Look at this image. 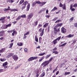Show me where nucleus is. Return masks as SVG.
Returning <instances> with one entry per match:
<instances>
[{
    "label": "nucleus",
    "mask_w": 77,
    "mask_h": 77,
    "mask_svg": "<svg viewBox=\"0 0 77 77\" xmlns=\"http://www.w3.org/2000/svg\"><path fill=\"white\" fill-rule=\"evenodd\" d=\"M62 24V23H58L55 27H54V34H57V32H60V27L59 26H61Z\"/></svg>",
    "instance_id": "f257e3e1"
},
{
    "label": "nucleus",
    "mask_w": 77,
    "mask_h": 77,
    "mask_svg": "<svg viewBox=\"0 0 77 77\" xmlns=\"http://www.w3.org/2000/svg\"><path fill=\"white\" fill-rule=\"evenodd\" d=\"M28 4V2L26 1L25 2L23 3V4L22 5V10H23L25 8H26V5Z\"/></svg>",
    "instance_id": "f03ea898"
},
{
    "label": "nucleus",
    "mask_w": 77,
    "mask_h": 77,
    "mask_svg": "<svg viewBox=\"0 0 77 77\" xmlns=\"http://www.w3.org/2000/svg\"><path fill=\"white\" fill-rule=\"evenodd\" d=\"M37 59V57H32L29 58L28 60L29 62H30V61H32V60H36V59Z\"/></svg>",
    "instance_id": "7ed1b4c3"
},
{
    "label": "nucleus",
    "mask_w": 77,
    "mask_h": 77,
    "mask_svg": "<svg viewBox=\"0 0 77 77\" xmlns=\"http://www.w3.org/2000/svg\"><path fill=\"white\" fill-rule=\"evenodd\" d=\"M37 3L38 4H39L40 6H42L43 5H44L46 3V2H41L39 1H38Z\"/></svg>",
    "instance_id": "20e7f679"
},
{
    "label": "nucleus",
    "mask_w": 77,
    "mask_h": 77,
    "mask_svg": "<svg viewBox=\"0 0 77 77\" xmlns=\"http://www.w3.org/2000/svg\"><path fill=\"white\" fill-rule=\"evenodd\" d=\"M33 17V14L32 13H31L27 16V19L30 20Z\"/></svg>",
    "instance_id": "39448f33"
},
{
    "label": "nucleus",
    "mask_w": 77,
    "mask_h": 77,
    "mask_svg": "<svg viewBox=\"0 0 77 77\" xmlns=\"http://www.w3.org/2000/svg\"><path fill=\"white\" fill-rule=\"evenodd\" d=\"M12 57L13 59L15 60V61H17L18 59V56L17 55H13L12 56Z\"/></svg>",
    "instance_id": "423d86ee"
},
{
    "label": "nucleus",
    "mask_w": 77,
    "mask_h": 77,
    "mask_svg": "<svg viewBox=\"0 0 77 77\" xmlns=\"http://www.w3.org/2000/svg\"><path fill=\"white\" fill-rule=\"evenodd\" d=\"M61 32L62 33H65L66 32V30L64 27H63L61 28Z\"/></svg>",
    "instance_id": "0eeeda50"
},
{
    "label": "nucleus",
    "mask_w": 77,
    "mask_h": 77,
    "mask_svg": "<svg viewBox=\"0 0 77 77\" xmlns=\"http://www.w3.org/2000/svg\"><path fill=\"white\" fill-rule=\"evenodd\" d=\"M49 63L50 62L49 60L45 61L42 63V66H43V65H44L45 64L46 65H48Z\"/></svg>",
    "instance_id": "6e6552de"
},
{
    "label": "nucleus",
    "mask_w": 77,
    "mask_h": 77,
    "mask_svg": "<svg viewBox=\"0 0 77 77\" xmlns=\"http://www.w3.org/2000/svg\"><path fill=\"white\" fill-rule=\"evenodd\" d=\"M5 32L4 31H1L0 32V37L3 36L4 35Z\"/></svg>",
    "instance_id": "1a4fd4ad"
},
{
    "label": "nucleus",
    "mask_w": 77,
    "mask_h": 77,
    "mask_svg": "<svg viewBox=\"0 0 77 77\" xmlns=\"http://www.w3.org/2000/svg\"><path fill=\"white\" fill-rule=\"evenodd\" d=\"M1 29H7L6 27V25L4 24L2 26V27H1Z\"/></svg>",
    "instance_id": "9d476101"
},
{
    "label": "nucleus",
    "mask_w": 77,
    "mask_h": 77,
    "mask_svg": "<svg viewBox=\"0 0 77 77\" xmlns=\"http://www.w3.org/2000/svg\"><path fill=\"white\" fill-rule=\"evenodd\" d=\"M38 1H37L36 2H34L33 3H32V7H34V6L36 5V3L38 4Z\"/></svg>",
    "instance_id": "9b49d317"
},
{
    "label": "nucleus",
    "mask_w": 77,
    "mask_h": 77,
    "mask_svg": "<svg viewBox=\"0 0 77 77\" xmlns=\"http://www.w3.org/2000/svg\"><path fill=\"white\" fill-rule=\"evenodd\" d=\"M74 36V34H72L71 35V34H69V35L68 36H66L67 37V38H71L72 37H73Z\"/></svg>",
    "instance_id": "f8f14e48"
},
{
    "label": "nucleus",
    "mask_w": 77,
    "mask_h": 77,
    "mask_svg": "<svg viewBox=\"0 0 77 77\" xmlns=\"http://www.w3.org/2000/svg\"><path fill=\"white\" fill-rule=\"evenodd\" d=\"M6 48H3L2 49L0 50V53H3L5 51Z\"/></svg>",
    "instance_id": "ddd939ff"
},
{
    "label": "nucleus",
    "mask_w": 77,
    "mask_h": 77,
    "mask_svg": "<svg viewBox=\"0 0 77 77\" xmlns=\"http://www.w3.org/2000/svg\"><path fill=\"white\" fill-rule=\"evenodd\" d=\"M57 8L56 7H54V8L51 11V12H54V11H56V10H57Z\"/></svg>",
    "instance_id": "4468645a"
},
{
    "label": "nucleus",
    "mask_w": 77,
    "mask_h": 77,
    "mask_svg": "<svg viewBox=\"0 0 77 77\" xmlns=\"http://www.w3.org/2000/svg\"><path fill=\"white\" fill-rule=\"evenodd\" d=\"M30 3H29L28 4V5L27 6V11H28L29 10V9H30Z\"/></svg>",
    "instance_id": "2eb2a0df"
},
{
    "label": "nucleus",
    "mask_w": 77,
    "mask_h": 77,
    "mask_svg": "<svg viewBox=\"0 0 77 77\" xmlns=\"http://www.w3.org/2000/svg\"><path fill=\"white\" fill-rule=\"evenodd\" d=\"M53 43H54V44L55 45L56 44H57V41L56 40V39L54 40V41L53 42Z\"/></svg>",
    "instance_id": "dca6fc26"
},
{
    "label": "nucleus",
    "mask_w": 77,
    "mask_h": 77,
    "mask_svg": "<svg viewBox=\"0 0 77 77\" xmlns=\"http://www.w3.org/2000/svg\"><path fill=\"white\" fill-rule=\"evenodd\" d=\"M13 55V54L12 53H9L8 55L7 56L8 58H9L10 57H11Z\"/></svg>",
    "instance_id": "f3484780"
},
{
    "label": "nucleus",
    "mask_w": 77,
    "mask_h": 77,
    "mask_svg": "<svg viewBox=\"0 0 77 77\" xmlns=\"http://www.w3.org/2000/svg\"><path fill=\"white\" fill-rule=\"evenodd\" d=\"M11 25L12 24H11V23H9V24L6 25V27H7V29L8 28V27H11Z\"/></svg>",
    "instance_id": "a211bd4d"
},
{
    "label": "nucleus",
    "mask_w": 77,
    "mask_h": 77,
    "mask_svg": "<svg viewBox=\"0 0 77 77\" xmlns=\"http://www.w3.org/2000/svg\"><path fill=\"white\" fill-rule=\"evenodd\" d=\"M42 37H40L39 38V44H41L42 42Z\"/></svg>",
    "instance_id": "6ab92c4d"
},
{
    "label": "nucleus",
    "mask_w": 77,
    "mask_h": 77,
    "mask_svg": "<svg viewBox=\"0 0 77 77\" xmlns=\"http://www.w3.org/2000/svg\"><path fill=\"white\" fill-rule=\"evenodd\" d=\"M38 24V21H36L35 22H34L33 23V25L34 26H36Z\"/></svg>",
    "instance_id": "aec40b11"
},
{
    "label": "nucleus",
    "mask_w": 77,
    "mask_h": 77,
    "mask_svg": "<svg viewBox=\"0 0 77 77\" xmlns=\"http://www.w3.org/2000/svg\"><path fill=\"white\" fill-rule=\"evenodd\" d=\"M67 44V43H65L59 46V47H63V46H65V45H66Z\"/></svg>",
    "instance_id": "412c9836"
},
{
    "label": "nucleus",
    "mask_w": 77,
    "mask_h": 77,
    "mask_svg": "<svg viewBox=\"0 0 77 77\" xmlns=\"http://www.w3.org/2000/svg\"><path fill=\"white\" fill-rule=\"evenodd\" d=\"M45 72H43L42 74H41L40 75L41 77H44L45 76Z\"/></svg>",
    "instance_id": "4be33fe9"
},
{
    "label": "nucleus",
    "mask_w": 77,
    "mask_h": 77,
    "mask_svg": "<svg viewBox=\"0 0 77 77\" xmlns=\"http://www.w3.org/2000/svg\"><path fill=\"white\" fill-rule=\"evenodd\" d=\"M35 41L36 42H38V36L37 35H35Z\"/></svg>",
    "instance_id": "5701e85b"
},
{
    "label": "nucleus",
    "mask_w": 77,
    "mask_h": 77,
    "mask_svg": "<svg viewBox=\"0 0 77 77\" xmlns=\"http://www.w3.org/2000/svg\"><path fill=\"white\" fill-rule=\"evenodd\" d=\"M8 63L7 62H6L5 63H4L3 64V66H6V65H8Z\"/></svg>",
    "instance_id": "b1692460"
},
{
    "label": "nucleus",
    "mask_w": 77,
    "mask_h": 77,
    "mask_svg": "<svg viewBox=\"0 0 77 77\" xmlns=\"http://www.w3.org/2000/svg\"><path fill=\"white\" fill-rule=\"evenodd\" d=\"M51 56V54L49 55H48L45 56V58L46 59H48V58L49 57H50Z\"/></svg>",
    "instance_id": "393cba45"
},
{
    "label": "nucleus",
    "mask_w": 77,
    "mask_h": 77,
    "mask_svg": "<svg viewBox=\"0 0 77 77\" xmlns=\"http://www.w3.org/2000/svg\"><path fill=\"white\" fill-rule=\"evenodd\" d=\"M62 8H63V10L66 9V5H65V4H64L63 5V7H62Z\"/></svg>",
    "instance_id": "a878e982"
},
{
    "label": "nucleus",
    "mask_w": 77,
    "mask_h": 77,
    "mask_svg": "<svg viewBox=\"0 0 77 77\" xmlns=\"http://www.w3.org/2000/svg\"><path fill=\"white\" fill-rule=\"evenodd\" d=\"M48 23H46L45 25H43V27L44 28L46 27V26H48Z\"/></svg>",
    "instance_id": "bb28decb"
},
{
    "label": "nucleus",
    "mask_w": 77,
    "mask_h": 77,
    "mask_svg": "<svg viewBox=\"0 0 77 77\" xmlns=\"http://www.w3.org/2000/svg\"><path fill=\"white\" fill-rule=\"evenodd\" d=\"M73 20H74V17H72L70 18V19L69 20V21L70 23L72 22V21H73Z\"/></svg>",
    "instance_id": "cd10ccee"
},
{
    "label": "nucleus",
    "mask_w": 77,
    "mask_h": 77,
    "mask_svg": "<svg viewBox=\"0 0 77 77\" xmlns=\"http://www.w3.org/2000/svg\"><path fill=\"white\" fill-rule=\"evenodd\" d=\"M21 18H26V15L25 14H23V15H22L21 16Z\"/></svg>",
    "instance_id": "c85d7f7f"
},
{
    "label": "nucleus",
    "mask_w": 77,
    "mask_h": 77,
    "mask_svg": "<svg viewBox=\"0 0 77 77\" xmlns=\"http://www.w3.org/2000/svg\"><path fill=\"white\" fill-rule=\"evenodd\" d=\"M21 16H19L17 18L16 20L18 21V20H20V19H21Z\"/></svg>",
    "instance_id": "c756f323"
},
{
    "label": "nucleus",
    "mask_w": 77,
    "mask_h": 77,
    "mask_svg": "<svg viewBox=\"0 0 77 77\" xmlns=\"http://www.w3.org/2000/svg\"><path fill=\"white\" fill-rule=\"evenodd\" d=\"M44 59V57H42L41 59L39 60V62H41V61H42V60Z\"/></svg>",
    "instance_id": "7c9ffc66"
},
{
    "label": "nucleus",
    "mask_w": 77,
    "mask_h": 77,
    "mask_svg": "<svg viewBox=\"0 0 77 77\" xmlns=\"http://www.w3.org/2000/svg\"><path fill=\"white\" fill-rule=\"evenodd\" d=\"M11 9V8H5L4 9L3 11H8L9 10H10Z\"/></svg>",
    "instance_id": "2f4dec72"
},
{
    "label": "nucleus",
    "mask_w": 77,
    "mask_h": 77,
    "mask_svg": "<svg viewBox=\"0 0 77 77\" xmlns=\"http://www.w3.org/2000/svg\"><path fill=\"white\" fill-rule=\"evenodd\" d=\"M53 53H55V54H58V51H53L52 52Z\"/></svg>",
    "instance_id": "473e14b6"
},
{
    "label": "nucleus",
    "mask_w": 77,
    "mask_h": 77,
    "mask_svg": "<svg viewBox=\"0 0 77 77\" xmlns=\"http://www.w3.org/2000/svg\"><path fill=\"white\" fill-rule=\"evenodd\" d=\"M25 53H26L28 52V49H27V48H25L24 49Z\"/></svg>",
    "instance_id": "72a5a7b5"
},
{
    "label": "nucleus",
    "mask_w": 77,
    "mask_h": 77,
    "mask_svg": "<svg viewBox=\"0 0 77 77\" xmlns=\"http://www.w3.org/2000/svg\"><path fill=\"white\" fill-rule=\"evenodd\" d=\"M5 17H2L0 19V21H2V20H4L5 19Z\"/></svg>",
    "instance_id": "f704fd0d"
},
{
    "label": "nucleus",
    "mask_w": 77,
    "mask_h": 77,
    "mask_svg": "<svg viewBox=\"0 0 77 77\" xmlns=\"http://www.w3.org/2000/svg\"><path fill=\"white\" fill-rule=\"evenodd\" d=\"M17 44L18 45H19V46H22L23 43H17Z\"/></svg>",
    "instance_id": "c9c22d12"
},
{
    "label": "nucleus",
    "mask_w": 77,
    "mask_h": 77,
    "mask_svg": "<svg viewBox=\"0 0 77 77\" xmlns=\"http://www.w3.org/2000/svg\"><path fill=\"white\" fill-rule=\"evenodd\" d=\"M24 2V0H21L19 3V5H21L23 2Z\"/></svg>",
    "instance_id": "e433bc0d"
},
{
    "label": "nucleus",
    "mask_w": 77,
    "mask_h": 77,
    "mask_svg": "<svg viewBox=\"0 0 77 77\" xmlns=\"http://www.w3.org/2000/svg\"><path fill=\"white\" fill-rule=\"evenodd\" d=\"M13 43H11L10 45V47H9V48H11L12 47V46H13Z\"/></svg>",
    "instance_id": "4c0bfd02"
},
{
    "label": "nucleus",
    "mask_w": 77,
    "mask_h": 77,
    "mask_svg": "<svg viewBox=\"0 0 77 77\" xmlns=\"http://www.w3.org/2000/svg\"><path fill=\"white\" fill-rule=\"evenodd\" d=\"M60 38H61V36H60L58 37V38H57L56 39L57 41H59V40H60Z\"/></svg>",
    "instance_id": "58836bf2"
},
{
    "label": "nucleus",
    "mask_w": 77,
    "mask_h": 77,
    "mask_svg": "<svg viewBox=\"0 0 77 77\" xmlns=\"http://www.w3.org/2000/svg\"><path fill=\"white\" fill-rule=\"evenodd\" d=\"M11 32H13L12 34V36H14L15 34V31L14 30H13V31H12Z\"/></svg>",
    "instance_id": "ea45409f"
},
{
    "label": "nucleus",
    "mask_w": 77,
    "mask_h": 77,
    "mask_svg": "<svg viewBox=\"0 0 77 77\" xmlns=\"http://www.w3.org/2000/svg\"><path fill=\"white\" fill-rule=\"evenodd\" d=\"M45 54V53H44L42 54H40L38 55V56H43V55H44Z\"/></svg>",
    "instance_id": "a19ab883"
},
{
    "label": "nucleus",
    "mask_w": 77,
    "mask_h": 77,
    "mask_svg": "<svg viewBox=\"0 0 77 77\" xmlns=\"http://www.w3.org/2000/svg\"><path fill=\"white\" fill-rule=\"evenodd\" d=\"M0 60L1 62H4V61H5L6 60V59H1Z\"/></svg>",
    "instance_id": "79ce46f5"
},
{
    "label": "nucleus",
    "mask_w": 77,
    "mask_h": 77,
    "mask_svg": "<svg viewBox=\"0 0 77 77\" xmlns=\"http://www.w3.org/2000/svg\"><path fill=\"white\" fill-rule=\"evenodd\" d=\"M71 73L70 72H66L65 73V75H68V74H69Z\"/></svg>",
    "instance_id": "37998d69"
},
{
    "label": "nucleus",
    "mask_w": 77,
    "mask_h": 77,
    "mask_svg": "<svg viewBox=\"0 0 77 77\" xmlns=\"http://www.w3.org/2000/svg\"><path fill=\"white\" fill-rule=\"evenodd\" d=\"M29 32H27L24 35V36H26V35H29Z\"/></svg>",
    "instance_id": "c03bdc74"
},
{
    "label": "nucleus",
    "mask_w": 77,
    "mask_h": 77,
    "mask_svg": "<svg viewBox=\"0 0 77 77\" xmlns=\"http://www.w3.org/2000/svg\"><path fill=\"white\" fill-rule=\"evenodd\" d=\"M62 20H58L56 21L55 23H59V22H60V21H61Z\"/></svg>",
    "instance_id": "a18cd8bd"
},
{
    "label": "nucleus",
    "mask_w": 77,
    "mask_h": 77,
    "mask_svg": "<svg viewBox=\"0 0 77 77\" xmlns=\"http://www.w3.org/2000/svg\"><path fill=\"white\" fill-rule=\"evenodd\" d=\"M58 19V17H57L54 18V19L52 20V21H56Z\"/></svg>",
    "instance_id": "49530a36"
},
{
    "label": "nucleus",
    "mask_w": 77,
    "mask_h": 77,
    "mask_svg": "<svg viewBox=\"0 0 77 77\" xmlns=\"http://www.w3.org/2000/svg\"><path fill=\"white\" fill-rule=\"evenodd\" d=\"M73 7H74L75 8V7H77V4L75 3L73 5Z\"/></svg>",
    "instance_id": "de8ad7c7"
},
{
    "label": "nucleus",
    "mask_w": 77,
    "mask_h": 77,
    "mask_svg": "<svg viewBox=\"0 0 77 77\" xmlns=\"http://www.w3.org/2000/svg\"><path fill=\"white\" fill-rule=\"evenodd\" d=\"M44 32H42H42L40 33V36H42L43 35H44Z\"/></svg>",
    "instance_id": "09e8293b"
},
{
    "label": "nucleus",
    "mask_w": 77,
    "mask_h": 77,
    "mask_svg": "<svg viewBox=\"0 0 77 77\" xmlns=\"http://www.w3.org/2000/svg\"><path fill=\"white\" fill-rule=\"evenodd\" d=\"M63 5H62V3H60V5H59V7H60L61 8L63 6Z\"/></svg>",
    "instance_id": "8fccbe9b"
},
{
    "label": "nucleus",
    "mask_w": 77,
    "mask_h": 77,
    "mask_svg": "<svg viewBox=\"0 0 77 77\" xmlns=\"http://www.w3.org/2000/svg\"><path fill=\"white\" fill-rule=\"evenodd\" d=\"M50 26H48V32H49L50 30Z\"/></svg>",
    "instance_id": "3c124183"
},
{
    "label": "nucleus",
    "mask_w": 77,
    "mask_h": 77,
    "mask_svg": "<svg viewBox=\"0 0 77 77\" xmlns=\"http://www.w3.org/2000/svg\"><path fill=\"white\" fill-rule=\"evenodd\" d=\"M20 67V66H17L15 68V69H18V68Z\"/></svg>",
    "instance_id": "603ef678"
},
{
    "label": "nucleus",
    "mask_w": 77,
    "mask_h": 77,
    "mask_svg": "<svg viewBox=\"0 0 77 77\" xmlns=\"http://www.w3.org/2000/svg\"><path fill=\"white\" fill-rule=\"evenodd\" d=\"M73 7V5L72 4L71 5H70V9H72Z\"/></svg>",
    "instance_id": "864d4df0"
},
{
    "label": "nucleus",
    "mask_w": 77,
    "mask_h": 77,
    "mask_svg": "<svg viewBox=\"0 0 77 77\" xmlns=\"http://www.w3.org/2000/svg\"><path fill=\"white\" fill-rule=\"evenodd\" d=\"M4 72V71H3V69H0V72Z\"/></svg>",
    "instance_id": "5fc2aeb1"
},
{
    "label": "nucleus",
    "mask_w": 77,
    "mask_h": 77,
    "mask_svg": "<svg viewBox=\"0 0 77 77\" xmlns=\"http://www.w3.org/2000/svg\"><path fill=\"white\" fill-rule=\"evenodd\" d=\"M75 27H77V23H75L74 25Z\"/></svg>",
    "instance_id": "6e6d98bb"
},
{
    "label": "nucleus",
    "mask_w": 77,
    "mask_h": 77,
    "mask_svg": "<svg viewBox=\"0 0 77 77\" xmlns=\"http://www.w3.org/2000/svg\"><path fill=\"white\" fill-rule=\"evenodd\" d=\"M57 48L56 47L54 48V49H53V51H54V50H57Z\"/></svg>",
    "instance_id": "4d7b16f0"
},
{
    "label": "nucleus",
    "mask_w": 77,
    "mask_h": 77,
    "mask_svg": "<svg viewBox=\"0 0 77 77\" xmlns=\"http://www.w3.org/2000/svg\"><path fill=\"white\" fill-rule=\"evenodd\" d=\"M53 57H51L50 59H49V61L50 62L51 61V60H53Z\"/></svg>",
    "instance_id": "13d9d810"
},
{
    "label": "nucleus",
    "mask_w": 77,
    "mask_h": 77,
    "mask_svg": "<svg viewBox=\"0 0 77 77\" xmlns=\"http://www.w3.org/2000/svg\"><path fill=\"white\" fill-rule=\"evenodd\" d=\"M45 17L46 18H49V17H50V15H45Z\"/></svg>",
    "instance_id": "bf43d9fd"
},
{
    "label": "nucleus",
    "mask_w": 77,
    "mask_h": 77,
    "mask_svg": "<svg viewBox=\"0 0 77 77\" xmlns=\"http://www.w3.org/2000/svg\"><path fill=\"white\" fill-rule=\"evenodd\" d=\"M5 19L2 20V23H5Z\"/></svg>",
    "instance_id": "052dcab7"
},
{
    "label": "nucleus",
    "mask_w": 77,
    "mask_h": 77,
    "mask_svg": "<svg viewBox=\"0 0 77 77\" xmlns=\"http://www.w3.org/2000/svg\"><path fill=\"white\" fill-rule=\"evenodd\" d=\"M75 8H72L71 9H70V10H72V11H75Z\"/></svg>",
    "instance_id": "680f3d73"
},
{
    "label": "nucleus",
    "mask_w": 77,
    "mask_h": 77,
    "mask_svg": "<svg viewBox=\"0 0 77 77\" xmlns=\"http://www.w3.org/2000/svg\"><path fill=\"white\" fill-rule=\"evenodd\" d=\"M42 25H41V24H39L38 25V27H42Z\"/></svg>",
    "instance_id": "e2e57ef3"
},
{
    "label": "nucleus",
    "mask_w": 77,
    "mask_h": 77,
    "mask_svg": "<svg viewBox=\"0 0 77 77\" xmlns=\"http://www.w3.org/2000/svg\"><path fill=\"white\" fill-rule=\"evenodd\" d=\"M39 30L40 32H41V31H42V28H41L40 29H39Z\"/></svg>",
    "instance_id": "0e129e2a"
},
{
    "label": "nucleus",
    "mask_w": 77,
    "mask_h": 77,
    "mask_svg": "<svg viewBox=\"0 0 77 77\" xmlns=\"http://www.w3.org/2000/svg\"><path fill=\"white\" fill-rule=\"evenodd\" d=\"M14 11H18V10L16 9H14Z\"/></svg>",
    "instance_id": "69168bd1"
},
{
    "label": "nucleus",
    "mask_w": 77,
    "mask_h": 77,
    "mask_svg": "<svg viewBox=\"0 0 77 77\" xmlns=\"http://www.w3.org/2000/svg\"><path fill=\"white\" fill-rule=\"evenodd\" d=\"M36 77H38L39 76V74H38V73H37L36 75Z\"/></svg>",
    "instance_id": "338daca9"
},
{
    "label": "nucleus",
    "mask_w": 77,
    "mask_h": 77,
    "mask_svg": "<svg viewBox=\"0 0 77 77\" xmlns=\"http://www.w3.org/2000/svg\"><path fill=\"white\" fill-rule=\"evenodd\" d=\"M59 71H57L56 73V75H57L59 74Z\"/></svg>",
    "instance_id": "774afa93"
}]
</instances>
